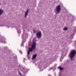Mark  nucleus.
<instances>
[{"mask_svg": "<svg viewBox=\"0 0 76 76\" xmlns=\"http://www.w3.org/2000/svg\"><path fill=\"white\" fill-rule=\"evenodd\" d=\"M44 65H39L38 66V67L40 69V71H42L44 70Z\"/></svg>", "mask_w": 76, "mask_h": 76, "instance_id": "6", "label": "nucleus"}, {"mask_svg": "<svg viewBox=\"0 0 76 76\" xmlns=\"http://www.w3.org/2000/svg\"><path fill=\"white\" fill-rule=\"evenodd\" d=\"M61 9V7L60 5H59L56 6L55 10V12L56 13V14H58L60 12V10Z\"/></svg>", "mask_w": 76, "mask_h": 76, "instance_id": "3", "label": "nucleus"}, {"mask_svg": "<svg viewBox=\"0 0 76 76\" xmlns=\"http://www.w3.org/2000/svg\"><path fill=\"white\" fill-rule=\"evenodd\" d=\"M54 76H56V73H54Z\"/></svg>", "mask_w": 76, "mask_h": 76, "instance_id": "25", "label": "nucleus"}, {"mask_svg": "<svg viewBox=\"0 0 76 76\" xmlns=\"http://www.w3.org/2000/svg\"><path fill=\"white\" fill-rule=\"evenodd\" d=\"M63 29L64 31H66V30H67V28L66 27H65Z\"/></svg>", "mask_w": 76, "mask_h": 76, "instance_id": "15", "label": "nucleus"}, {"mask_svg": "<svg viewBox=\"0 0 76 76\" xmlns=\"http://www.w3.org/2000/svg\"><path fill=\"white\" fill-rule=\"evenodd\" d=\"M52 69H53V67H50L48 69V71H50L51 70H52Z\"/></svg>", "mask_w": 76, "mask_h": 76, "instance_id": "14", "label": "nucleus"}, {"mask_svg": "<svg viewBox=\"0 0 76 76\" xmlns=\"http://www.w3.org/2000/svg\"><path fill=\"white\" fill-rule=\"evenodd\" d=\"M29 11V10H27V11L26 12L25 15V18H26V16L28 15V12Z\"/></svg>", "mask_w": 76, "mask_h": 76, "instance_id": "7", "label": "nucleus"}, {"mask_svg": "<svg viewBox=\"0 0 76 76\" xmlns=\"http://www.w3.org/2000/svg\"><path fill=\"white\" fill-rule=\"evenodd\" d=\"M0 42H2L6 44V42L5 41V38L1 37V36H0Z\"/></svg>", "mask_w": 76, "mask_h": 76, "instance_id": "4", "label": "nucleus"}, {"mask_svg": "<svg viewBox=\"0 0 76 76\" xmlns=\"http://www.w3.org/2000/svg\"><path fill=\"white\" fill-rule=\"evenodd\" d=\"M28 69H25L24 71L23 72V73H27V72H28Z\"/></svg>", "mask_w": 76, "mask_h": 76, "instance_id": "11", "label": "nucleus"}, {"mask_svg": "<svg viewBox=\"0 0 76 76\" xmlns=\"http://www.w3.org/2000/svg\"><path fill=\"white\" fill-rule=\"evenodd\" d=\"M3 12V10H0V15H2V13Z\"/></svg>", "mask_w": 76, "mask_h": 76, "instance_id": "12", "label": "nucleus"}, {"mask_svg": "<svg viewBox=\"0 0 76 76\" xmlns=\"http://www.w3.org/2000/svg\"><path fill=\"white\" fill-rule=\"evenodd\" d=\"M62 59H63V57L62 56L60 58V61H62Z\"/></svg>", "mask_w": 76, "mask_h": 76, "instance_id": "16", "label": "nucleus"}, {"mask_svg": "<svg viewBox=\"0 0 76 76\" xmlns=\"http://www.w3.org/2000/svg\"><path fill=\"white\" fill-rule=\"evenodd\" d=\"M23 35H22V39H23V40L22 42V43L21 44V46L22 47H23Z\"/></svg>", "mask_w": 76, "mask_h": 76, "instance_id": "8", "label": "nucleus"}, {"mask_svg": "<svg viewBox=\"0 0 76 76\" xmlns=\"http://www.w3.org/2000/svg\"><path fill=\"white\" fill-rule=\"evenodd\" d=\"M60 76V72L59 73V76Z\"/></svg>", "mask_w": 76, "mask_h": 76, "instance_id": "27", "label": "nucleus"}, {"mask_svg": "<svg viewBox=\"0 0 76 76\" xmlns=\"http://www.w3.org/2000/svg\"><path fill=\"white\" fill-rule=\"evenodd\" d=\"M36 36L38 38H40L41 37V32L40 31L38 32L36 34Z\"/></svg>", "mask_w": 76, "mask_h": 76, "instance_id": "5", "label": "nucleus"}, {"mask_svg": "<svg viewBox=\"0 0 76 76\" xmlns=\"http://www.w3.org/2000/svg\"><path fill=\"white\" fill-rule=\"evenodd\" d=\"M53 71H54V69H53Z\"/></svg>", "mask_w": 76, "mask_h": 76, "instance_id": "31", "label": "nucleus"}, {"mask_svg": "<svg viewBox=\"0 0 76 76\" xmlns=\"http://www.w3.org/2000/svg\"><path fill=\"white\" fill-rule=\"evenodd\" d=\"M55 65L56 66L57 65V64H55Z\"/></svg>", "mask_w": 76, "mask_h": 76, "instance_id": "30", "label": "nucleus"}, {"mask_svg": "<svg viewBox=\"0 0 76 76\" xmlns=\"http://www.w3.org/2000/svg\"><path fill=\"white\" fill-rule=\"evenodd\" d=\"M76 53V51L73 50L71 51L69 54V57H70L71 60H73V57H74Z\"/></svg>", "mask_w": 76, "mask_h": 76, "instance_id": "2", "label": "nucleus"}, {"mask_svg": "<svg viewBox=\"0 0 76 76\" xmlns=\"http://www.w3.org/2000/svg\"><path fill=\"white\" fill-rule=\"evenodd\" d=\"M73 19H75V17L74 16L73 17Z\"/></svg>", "mask_w": 76, "mask_h": 76, "instance_id": "26", "label": "nucleus"}, {"mask_svg": "<svg viewBox=\"0 0 76 76\" xmlns=\"http://www.w3.org/2000/svg\"><path fill=\"white\" fill-rule=\"evenodd\" d=\"M17 30V31L18 34H20V30L19 28H16Z\"/></svg>", "mask_w": 76, "mask_h": 76, "instance_id": "10", "label": "nucleus"}, {"mask_svg": "<svg viewBox=\"0 0 76 76\" xmlns=\"http://www.w3.org/2000/svg\"><path fill=\"white\" fill-rule=\"evenodd\" d=\"M37 56V55L36 54L34 55L32 57V60H34V59H35V58H36Z\"/></svg>", "mask_w": 76, "mask_h": 76, "instance_id": "9", "label": "nucleus"}, {"mask_svg": "<svg viewBox=\"0 0 76 76\" xmlns=\"http://www.w3.org/2000/svg\"><path fill=\"white\" fill-rule=\"evenodd\" d=\"M73 35H71V37H70L71 39H73Z\"/></svg>", "mask_w": 76, "mask_h": 76, "instance_id": "17", "label": "nucleus"}, {"mask_svg": "<svg viewBox=\"0 0 76 76\" xmlns=\"http://www.w3.org/2000/svg\"><path fill=\"white\" fill-rule=\"evenodd\" d=\"M18 73L20 75V76H21L22 75V74H21V73H20V72H19V71L18 72Z\"/></svg>", "mask_w": 76, "mask_h": 76, "instance_id": "18", "label": "nucleus"}, {"mask_svg": "<svg viewBox=\"0 0 76 76\" xmlns=\"http://www.w3.org/2000/svg\"><path fill=\"white\" fill-rule=\"evenodd\" d=\"M20 53L21 54H22V51H21V50H20L19 51Z\"/></svg>", "mask_w": 76, "mask_h": 76, "instance_id": "22", "label": "nucleus"}, {"mask_svg": "<svg viewBox=\"0 0 76 76\" xmlns=\"http://www.w3.org/2000/svg\"><path fill=\"white\" fill-rule=\"evenodd\" d=\"M7 27L8 28H10V26H7Z\"/></svg>", "mask_w": 76, "mask_h": 76, "instance_id": "23", "label": "nucleus"}, {"mask_svg": "<svg viewBox=\"0 0 76 76\" xmlns=\"http://www.w3.org/2000/svg\"><path fill=\"white\" fill-rule=\"evenodd\" d=\"M48 76H51V75H49Z\"/></svg>", "mask_w": 76, "mask_h": 76, "instance_id": "28", "label": "nucleus"}, {"mask_svg": "<svg viewBox=\"0 0 76 76\" xmlns=\"http://www.w3.org/2000/svg\"><path fill=\"white\" fill-rule=\"evenodd\" d=\"M35 39H36V38H34L33 39V41H34L33 44L31 45V48H29L27 52V57H29V54H30V52H32V50H34L35 48L36 47V43L34 41H35Z\"/></svg>", "mask_w": 76, "mask_h": 76, "instance_id": "1", "label": "nucleus"}, {"mask_svg": "<svg viewBox=\"0 0 76 76\" xmlns=\"http://www.w3.org/2000/svg\"><path fill=\"white\" fill-rule=\"evenodd\" d=\"M33 32L34 33H35L36 32H37V31L36 30H33Z\"/></svg>", "mask_w": 76, "mask_h": 76, "instance_id": "19", "label": "nucleus"}, {"mask_svg": "<svg viewBox=\"0 0 76 76\" xmlns=\"http://www.w3.org/2000/svg\"><path fill=\"white\" fill-rule=\"evenodd\" d=\"M23 60H24L23 62H24V63H25V58H24Z\"/></svg>", "mask_w": 76, "mask_h": 76, "instance_id": "24", "label": "nucleus"}, {"mask_svg": "<svg viewBox=\"0 0 76 76\" xmlns=\"http://www.w3.org/2000/svg\"><path fill=\"white\" fill-rule=\"evenodd\" d=\"M75 30H74V32H75L76 31V27H75Z\"/></svg>", "mask_w": 76, "mask_h": 76, "instance_id": "21", "label": "nucleus"}, {"mask_svg": "<svg viewBox=\"0 0 76 76\" xmlns=\"http://www.w3.org/2000/svg\"><path fill=\"white\" fill-rule=\"evenodd\" d=\"M58 69H60V70H63V68H61V66H59L58 67Z\"/></svg>", "mask_w": 76, "mask_h": 76, "instance_id": "13", "label": "nucleus"}, {"mask_svg": "<svg viewBox=\"0 0 76 76\" xmlns=\"http://www.w3.org/2000/svg\"><path fill=\"white\" fill-rule=\"evenodd\" d=\"M14 58H15L16 60H17V56H16L15 57H14Z\"/></svg>", "mask_w": 76, "mask_h": 76, "instance_id": "20", "label": "nucleus"}, {"mask_svg": "<svg viewBox=\"0 0 76 76\" xmlns=\"http://www.w3.org/2000/svg\"><path fill=\"white\" fill-rule=\"evenodd\" d=\"M11 28H13V27H11Z\"/></svg>", "mask_w": 76, "mask_h": 76, "instance_id": "29", "label": "nucleus"}, {"mask_svg": "<svg viewBox=\"0 0 76 76\" xmlns=\"http://www.w3.org/2000/svg\"><path fill=\"white\" fill-rule=\"evenodd\" d=\"M55 69H56V68H55Z\"/></svg>", "mask_w": 76, "mask_h": 76, "instance_id": "32", "label": "nucleus"}]
</instances>
